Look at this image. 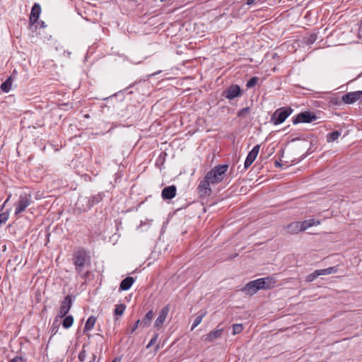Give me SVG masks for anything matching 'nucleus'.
Masks as SVG:
<instances>
[{
	"label": "nucleus",
	"mask_w": 362,
	"mask_h": 362,
	"mask_svg": "<svg viewBox=\"0 0 362 362\" xmlns=\"http://www.w3.org/2000/svg\"><path fill=\"white\" fill-rule=\"evenodd\" d=\"M74 298V296L72 295H67L64 300L61 301L57 317L63 318L68 314L72 306Z\"/></svg>",
	"instance_id": "nucleus-5"
},
{
	"label": "nucleus",
	"mask_w": 362,
	"mask_h": 362,
	"mask_svg": "<svg viewBox=\"0 0 362 362\" xmlns=\"http://www.w3.org/2000/svg\"><path fill=\"white\" fill-rule=\"evenodd\" d=\"M9 217V212L5 211L0 214V226L5 223Z\"/></svg>",
	"instance_id": "nucleus-34"
},
{
	"label": "nucleus",
	"mask_w": 362,
	"mask_h": 362,
	"mask_svg": "<svg viewBox=\"0 0 362 362\" xmlns=\"http://www.w3.org/2000/svg\"><path fill=\"white\" fill-rule=\"evenodd\" d=\"M32 197L30 194L24 193L19 196L18 202L15 204V215L18 216L23 212L30 205Z\"/></svg>",
	"instance_id": "nucleus-4"
},
{
	"label": "nucleus",
	"mask_w": 362,
	"mask_h": 362,
	"mask_svg": "<svg viewBox=\"0 0 362 362\" xmlns=\"http://www.w3.org/2000/svg\"><path fill=\"white\" fill-rule=\"evenodd\" d=\"M103 199V194L98 193L97 194L93 195L90 199L86 201L87 207L84 209V210L90 209L93 206L100 202Z\"/></svg>",
	"instance_id": "nucleus-17"
},
{
	"label": "nucleus",
	"mask_w": 362,
	"mask_h": 362,
	"mask_svg": "<svg viewBox=\"0 0 362 362\" xmlns=\"http://www.w3.org/2000/svg\"><path fill=\"white\" fill-rule=\"evenodd\" d=\"M317 116L310 112H303L299 113L293 119V123L297 124L298 123H309L316 120Z\"/></svg>",
	"instance_id": "nucleus-7"
},
{
	"label": "nucleus",
	"mask_w": 362,
	"mask_h": 362,
	"mask_svg": "<svg viewBox=\"0 0 362 362\" xmlns=\"http://www.w3.org/2000/svg\"><path fill=\"white\" fill-rule=\"evenodd\" d=\"M243 329L242 324H235L233 326V334H237L240 333Z\"/></svg>",
	"instance_id": "nucleus-33"
},
{
	"label": "nucleus",
	"mask_w": 362,
	"mask_h": 362,
	"mask_svg": "<svg viewBox=\"0 0 362 362\" xmlns=\"http://www.w3.org/2000/svg\"><path fill=\"white\" fill-rule=\"evenodd\" d=\"M250 107H244L238 112V117L245 118L250 113Z\"/></svg>",
	"instance_id": "nucleus-32"
},
{
	"label": "nucleus",
	"mask_w": 362,
	"mask_h": 362,
	"mask_svg": "<svg viewBox=\"0 0 362 362\" xmlns=\"http://www.w3.org/2000/svg\"><path fill=\"white\" fill-rule=\"evenodd\" d=\"M292 112L293 110L290 107L279 108L272 115L271 122L275 125L281 124Z\"/></svg>",
	"instance_id": "nucleus-3"
},
{
	"label": "nucleus",
	"mask_w": 362,
	"mask_h": 362,
	"mask_svg": "<svg viewBox=\"0 0 362 362\" xmlns=\"http://www.w3.org/2000/svg\"><path fill=\"white\" fill-rule=\"evenodd\" d=\"M154 313L152 310H150L145 315L144 317L140 320L141 322V327L142 328L150 326L151 321L153 318Z\"/></svg>",
	"instance_id": "nucleus-18"
},
{
	"label": "nucleus",
	"mask_w": 362,
	"mask_h": 362,
	"mask_svg": "<svg viewBox=\"0 0 362 362\" xmlns=\"http://www.w3.org/2000/svg\"><path fill=\"white\" fill-rule=\"evenodd\" d=\"M38 25L40 28H45L46 27V25H45V22L42 21H40L38 22Z\"/></svg>",
	"instance_id": "nucleus-40"
},
{
	"label": "nucleus",
	"mask_w": 362,
	"mask_h": 362,
	"mask_svg": "<svg viewBox=\"0 0 362 362\" xmlns=\"http://www.w3.org/2000/svg\"><path fill=\"white\" fill-rule=\"evenodd\" d=\"M255 287L256 285L254 284L253 281H252L244 286V288L242 289V291L245 292L246 294L252 296L258 291Z\"/></svg>",
	"instance_id": "nucleus-20"
},
{
	"label": "nucleus",
	"mask_w": 362,
	"mask_h": 362,
	"mask_svg": "<svg viewBox=\"0 0 362 362\" xmlns=\"http://www.w3.org/2000/svg\"><path fill=\"white\" fill-rule=\"evenodd\" d=\"M211 185V181L206 178V175L202 180H200L197 189V193L200 198H206L211 195L212 192L211 188L210 187Z\"/></svg>",
	"instance_id": "nucleus-6"
},
{
	"label": "nucleus",
	"mask_w": 362,
	"mask_h": 362,
	"mask_svg": "<svg viewBox=\"0 0 362 362\" xmlns=\"http://www.w3.org/2000/svg\"><path fill=\"white\" fill-rule=\"evenodd\" d=\"M362 100V91L349 92L342 96V101L346 104H352L357 100Z\"/></svg>",
	"instance_id": "nucleus-10"
},
{
	"label": "nucleus",
	"mask_w": 362,
	"mask_h": 362,
	"mask_svg": "<svg viewBox=\"0 0 362 362\" xmlns=\"http://www.w3.org/2000/svg\"><path fill=\"white\" fill-rule=\"evenodd\" d=\"M259 78L257 76L252 77L246 83V87L247 88H251L254 87L258 82Z\"/></svg>",
	"instance_id": "nucleus-30"
},
{
	"label": "nucleus",
	"mask_w": 362,
	"mask_h": 362,
	"mask_svg": "<svg viewBox=\"0 0 362 362\" xmlns=\"http://www.w3.org/2000/svg\"><path fill=\"white\" fill-rule=\"evenodd\" d=\"M59 325H60V323L59 322V317H56L53 322L52 329H51V332H52V334H55L57 332Z\"/></svg>",
	"instance_id": "nucleus-31"
},
{
	"label": "nucleus",
	"mask_w": 362,
	"mask_h": 362,
	"mask_svg": "<svg viewBox=\"0 0 362 362\" xmlns=\"http://www.w3.org/2000/svg\"><path fill=\"white\" fill-rule=\"evenodd\" d=\"M41 13V6L39 4L35 3L32 7L31 12L30 14V24L33 25L37 23L39 16Z\"/></svg>",
	"instance_id": "nucleus-13"
},
{
	"label": "nucleus",
	"mask_w": 362,
	"mask_h": 362,
	"mask_svg": "<svg viewBox=\"0 0 362 362\" xmlns=\"http://www.w3.org/2000/svg\"><path fill=\"white\" fill-rule=\"evenodd\" d=\"M322 275H329L337 273L338 271L337 266L330 267L326 269H320Z\"/></svg>",
	"instance_id": "nucleus-27"
},
{
	"label": "nucleus",
	"mask_w": 362,
	"mask_h": 362,
	"mask_svg": "<svg viewBox=\"0 0 362 362\" xmlns=\"http://www.w3.org/2000/svg\"><path fill=\"white\" fill-rule=\"evenodd\" d=\"M255 0H247V5H252L254 2H255Z\"/></svg>",
	"instance_id": "nucleus-43"
},
{
	"label": "nucleus",
	"mask_w": 362,
	"mask_h": 362,
	"mask_svg": "<svg viewBox=\"0 0 362 362\" xmlns=\"http://www.w3.org/2000/svg\"><path fill=\"white\" fill-rule=\"evenodd\" d=\"M5 204H6V203L4 202V203L1 205V208H0V210H3V209H4V206H5Z\"/></svg>",
	"instance_id": "nucleus-47"
},
{
	"label": "nucleus",
	"mask_w": 362,
	"mask_h": 362,
	"mask_svg": "<svg viewBox=\"0 0 362 362\" xmlns=\"http://www.w3.org/2000/svg\"><path fill=\"white\" fill-rule=\"evenodd\" d=\"M159 348H160L159 345H158V344H157V345L156 346V347H155V350H156V351H158V350L159 349Z\"/></svg>",
	"instance_id": "nucleus-48"
},
{
	"label": "nucleus",
	"mask_w": 362,
	"mask_h": 362,
	"mask_svg": "<svg viewBox=\"0 0 362 362\" xmlns=\"http://www.w3.org/2000/svg\"><path fill=\"white\" fill-rule=\"evenodd\" d=\"M95 322L96 318L94 316L89 317L85 324L83 332H85L91 330L93 328Z\"/></svg>",
	"instance_id": "nucleus-21"
},
{
	"label": "nucleus",
	"mask_w": 362,
	"mask_h": 362,
	"mask_svg": "<svg viewBox=\"0 0 362 362\" xmlns=\"http://www.w3.org/2000/svg\"><path fill=\"white\" fill-rule=\"evenodd\" d=\"M10 198H11V195H9L8 197V198L6 199V200L4 202L6 204L10 200Z\"/></svg>",
	"instance_id": "nucleus-46"
},
{
	"label": "nucleus",
	"mask_w": 362,
	"mask_h": 362,
	"mask_svg": "<svg viewBox=\"0 0 362 362\" xmlns=\"http://www.w3.org/2000/svg\"><path fill=\"white\" fill-rule=\"evenodd\" d=\"M313 220H308V221H303L301 222L302 223V226L303 227H305V230H306L307 228H308L309 227L312 226L313 225Z\"/></svg>",
	"instance_id": "nucleus-36"
},
{
	"label": "nucleus",
	"mask_w": 362,
	"mask_h": 362,
	"mask_svg": "<svg viewBox=\"0 0 362 362\" xmlns=\"http://www.w3.org/2000/svg\"><path fill=\"white\" fill-rule=\"evenodd\" d=\"M340 135H341L340 132H339L337 130L333 131L327 135V142L334 141L340 136Z\"/></svg>",
	"instance_id": "nucleus-26"
},
{
	"label": "nucleus",
	"mask_w": 362,
	"mask_h": 362,
	"mask_svg": "<svg viewBox=\"0 0 362 362\" xmlns=\"http://www.w3.org/2000/svg\"><path fill=\"white\" fill-rule=\"evenodd\" d=\"M303 230H305V227L300 221L292 222L286 226V231L290 234H297Z\"/></svg>",
	"instance_id": "nucleus-14"
},
{
	"label": "nucleus",
	"mask_w": 362,
	"mask_h": 362,
	"mask_svg": "<svg viewBox=\"0 0 362 362\" xmlns=\"http://www.w3.org/2000/svg\"><path fill=\"white\" fill-rule=\"evenodd\" d=\"M321 275H322V274H321L320 269L315 270L314 272H313L312 274H310L309 275H308L306 276V281L312 282L315 279H317L318 276H320Z\"/></svg>",
	"instance_id": "nucleus-28"
},
{
	"label": "nucleus",
	"mask_w": 362,
	"mask_h": 362,
	"mask_svg": "<svg viewBox=\"0 0 362 362\" xmlns=\"http://www.w3.org/2000/svg\"><path fill=\"white\" fill-rule=\"evenodd\" d=\"M64 319L62 322V326L65 329H69L71 327L74 323V317L72 315H66L64 317Z\"/></svg>",
	"instance_id": "nucleus-24"
},
{
	"label": "nucleus",
	"mask_w": 362,
	"mask_h": 362,
	"mask_svg": "<svg viewBox=\"0 0 362 362\" xmlns=\"http://www.w3.org/2000/svg\"><path fill=\"white\" fill-rule=\"evenodd\" d=\"M75 269L78 275L83 278L88 277V271L85 272V269L90 265V257L83 248L76 250L73 255Z\"/></svg>",
	"instance_id": "nucleus-1"
},
{
	"label": "nucleus",
	"mask_w": 362,
	"mask_h": 362,
	"mask_svg": "<svg viewBox=\"0 0 362 362\" xmlns=\"http://www.w3.org/2000/svg\"><path fill=\"white\" fill-rule=\"evenodd\" d=\"M260 146L256 145L253 147V148L249 152L245 161V168H248L252 163L255 161L256 159L259 151Z\"/></svg>",
	"instance_id": "nucleus-12"
},
{
	"label": "nucleus",
	"mask_w": 362,
	"mask_h": 362,
	"mask_svg": "<svg viewBox=\"0 0 362 362\" xmlns=\"http://www.w3.org/2000/svg\"><path fill=\"white\" fill-rule=\"evenodd\" d=\"M206 312H199L197 317H195L192 326L191 327V329L193 330L196 327H197L201 322L202 321L204 317L206 315Z\"/></svg>",
	"instance_id": "nucleus-23"
},
{
	"label": "nucleus",
	"mask_w": 362,
	"mask_h": 362,
	"mask_svg": "<svg viewBox=\"0 0 362 362\" xmlns=\"http://www.w3.org/2000/svg\"><path fill=\"white\" fill-rule=\"evenodd\" d=\"M139 325L141 327V322L140 320H138L135 324L133 325V327L131 328L130 334H133L136 329L138 328Z\"/></svg>",
	"instance_id": "nucleus-38"
},
{
	"label": "nucleus",
	"mask_w": 362,
	"mask_h": 362,
	"mask_svg": "<svg viewBox=\"0 0 362 362\" xmlns=\"http://www.w3.org/2000/svg\"><path fill=\"white\" fill-rule=\"evenodd\" d=\"M317 39V35L316 33H312L308 36L303 37V42L306 45L313 44Z\"/></svg>",
	"instance_id": "nucleus-25"
},
{
	"label": "nucleus",
	"mask_w": 362,
	"mask_h": 362,
	"mask_svg": "<svg viewBox=\"0 0 362 362\" xmlns=\"http://www.w3.org/2000/svg\"><path fill=\"white\" fill-rule=\"evenodd\" d=\"M243 92L238 85L233 84L227 88L222 93V95L227 99L233 100L236 97L242 95Z\"/></svg>",
	"instance_id": "nucleus-8"
},
{
	"label": "nucleus",
	"mask_w": 362,
	"mask_h": 362,
	"mask_svg": "<svg viewBox=\"0 0 362 362\" xmlns=\"http://www.w3.org/2000/svg\"><path fill=\"white\" fill-rule=\"evenodd\" d=\"M126 309V305L124 304H119L116 305L115 308V315H122Z\"/></svg>",
	"instance_id": "nucleus-29"
},
{
	"label": "nucleus",
	"mask_w": 362,
	"mask_h": 362,
	"mask_svg": "<svg viewBox=\"0 0 362 362\" xmlns=\"http://www.w3.org/2000/svg\"><path fill=\"white\" fill-rule=\"evenodd\" d=\"M254 284L256 285V288L257 291L260 289H268L272 287V284H274V281H272V279L269 277L267 278H262L258 279L253 281Z\"/></svg>",
	"instance_id": "nucleus-11"
},
{
	"label": "nucleus",
	"mask_w": 362,
	"mask_h": 362,
	"mask_svg": "<svg viewBox=\"0 0 362 362\" xmlns=\"http://www.w3.org/2000/svg\"><path fill=\"white\" fill-rule=\"evenodd\" d=\"M274 166L278 168V167L281 166V163L279 161L276 160L275 163H274Z\"/></svg>",
	"instance_id": "nucleus-41"
},
{
	"label": "nucleus",
	"mask_w": 362,
	"mask_h": 362,
	"mask_svg": "<svg viewBox=\"0 0 362 362\" xmlns=\"http://www.w3.org/2000/svg\"><path fill=\"white\" fill-rule=\"evenodd\" d=\"M223 332V328L220 327V325L216 328L211 331L209 334L203 336L204 340L206 341H212L214 339L218 338Z\"/></svg>",
	"instance_id": "nucleus-16"
},
{
	"label": "nucleus",
	"mask_w": 362,
	"mask_h": 362,
	"mask_svg": "<svg viewBox=\"0 0 362 362\" xmlns=\"http://www.w3.org/2000/svg\"><path fill=\"white\" fill-rule=\"evenodd\" d=\"M228 169V165L226 164L218 165L206 174V178L211 181V185L218 184L223 180Z\"/></svg>",
	"instance_id": "nucleus-2"
},
{
	"label": "nucleus",
	"mask_w": 362,
	"mask_h": 362,
	"mask_svg": "<svg viewBox=\"0 0 362 362\" xmlns=\"http://www.w3.org/2000/svg\"><path fill=\"white\" fill-rule=\"evenodd\" d=\"M12 85V78L8 77L4 83H1L0 88L4 93H8L11 90Z\"/></svg>",
	"instance_id": "nucleus-22"
},
{
	"label": "nucleus",
	"mask_w": 362,
	"mask_h": 362,
	"mask_svg": "<svg viewBox=\"0 0 362 362\" xmlns=\"http://www.w3.org/2000/svg\"><path fill=\"white\" fill-rule=\"evenodd\" d=\"M112 362H121V358L119 357L115 358Z\"/></svg>",
	"instance_id": "nucleus-42"
},
{
	"label": "nucleus",
	"mask_w": 362,
	"mask_h": 362,
	"mask_svg": "<svg viewBox=\"0 0 362 362\" xmlns=\"http://www.w3.org/2000/svg\"><path fill=\"white\" fill-rule=\"evenodd\" d=\"M158 339V334H157V333L154 334L153 337L151 338V339L147 344L146 348L148 349L151 346H152L153 345H154L157 342Z\"/></svg>",
	"instance_id": "nucleus-35"
},
{
	"label": "nucleus",
	"mask_w": 362,
	"mask_h": 362,
	"mask_svg": "<svg viewBox=\"0 0 362 362\" xmlns=\"http://www.w3.org/2000/svg\"><path fill=\"white\" fill-rule=\"evenodd\" d=\"M170 310V305H166L160 310L159 315L154 322V327L158 330L162 328L164 322L166 320Z\"/></svg>",
	"instance_id": "nucleus-9"
},
{
	"label": "nucleus",
	"mask_w": 362,
	"mask_h": 362,
	"mask_svg": "<svg viewBox=\"0 0 362 362\" xmlns=\"http://www.w3.org/2000/svg\"><path fill=\"white\" fill-rule=\"evenodd\" d=\"M177 188L175 185H171L163 188L161 196L163 199H171L176 195Z\"/></svg>",
	"instance_id": "nucleus-15"
},
{
	"label": "nucleus",
	"mask_w": 362,
	"mask_h": 362,
	"mask_svg": "<svg viewBox=\"0 0 362 362\" xmlns=\"http://www.w3.org/2000/svg\"><path fill=\"white\" fill-rule=\"evenodd\" d=\"M22 361H23L22 357H18V356H16L10 361V362H22Z\"/></svg>",
	"instance_id": "nucleus-39"
},
{
	"label": "nucleus",
	"mask_w": 362,
	"mask_h": 362,
	"mask_svg": "<svg viewBox=\"0 0 362 362\" xmlns=\"http://www.w3.org/2000/svg\"><path fill=\"white\" fill-rule=\"evenodd\" d=\"M134 281V279L132 276H127L124 279H123L119 285L120 290L122 291H127L131 288L133 283Z\"/></svg>",
	"instance_id": "nucleus-19"
},
{
	"label": "nucleus",
	"mask_w": 362,
	"mask_h": 362,
	"mask_svg": "<svg viewBox=\"0 0 362 362\" xmlns=\"http://www.w3.org/2000/svg\"><path fill=\"white\" fill-rule=\"evenodd\" d=\"M86 358V352L84 349L81 350L78 354V359L80 361H85Z\"/></svg>",
	"instance_id": "nucleus-37"
},
{
	"label": "nucleus",
	"mask_w": 362,
	"mask_h": 362,
	"mask_svg": "<svg viewBox=\"0 0 362 362\" xmlns=\"http://www.w3.org/2000/svg\"><path fill=\"white\" fill-rule=\"evenodd\" d=\"M10 198H11V195H9L8 197V198L6 199V200L4 202L6 204L10 200Z\"/></svg>",
	"instance_id": "nucleus-45"
},
{
	"label": "nucleus",
	"mask_w": 362,
	"mask_h": 362,
	"mask_svg": "<svg viewBox=\"0 0 362 362\" xmlns=\"http://www.w3.org/2000/svg\"><path fill=\"white\" fill-rule=\"evenodd\" d=\"M95 357H96V356H95V354H93L92 359H91V361H90V362H95Z\"/></svg>",
	"instance_id": "nucleus-44"
}]
</instances>
